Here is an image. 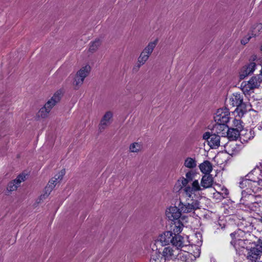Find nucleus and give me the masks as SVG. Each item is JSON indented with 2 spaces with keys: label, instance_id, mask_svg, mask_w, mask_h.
Here are the masks:
<instances>
[{
  "label": "nucleus",
  "instance_id": "nucleus-1",
  "mask_svg": "<svg viewBox=\"0 0 262 262\" xmlns=\"http://www.w3.org/2000/svg\"><path fill=\"white\" fill-rule=\"evenodd\" d=\"M195 193L193 192L190 196L184 194L186 198V202H183L180 200L179 204V207L183 213H194L195 210L201 208V203L199 200L194 199L196 195Z\"/></svg>",
  "mask_w": 262,
  "mask_h": 262
},
{
  "label": "nucleus",
  "instance_id": "nucleus-2",
  "mask_svg": "<svg viewBox=\"0 0 262 262\" xmlns=\"http://www.w3.org/2000/svg\"><path fill=\"white\" fill-rule=\"evenodd\" d=\"M213 183V178L211 174L204 175L201 180L200 183L198 180L193 182L192 187L188 188V192L194 191L198 192L202 191L207 188L212 187Z\"/></svg>",
  "mask_w": 262,
  "mask_h": 262
},
{
  "label": "nucleus",
  "instance_id": "nucleus-3",
  "mask_svg": "<svg viewBox=\"0 0 262 262\" xmlns=\"http://www.w3.org/2000/svg\"><path fill=\"white\" fill-rule=\"evenodd\" d=\"M158 41L159 39L156 38L153 41H150L147 46H146L141 52L137 61V67L138 68L144 64L148 60L150 55L151 54L155 48L157 46Z\"/></svg>",
  "mask_w": 262,
  "mask_h": 262
},
{
  "label": "nucleus",
  "instance_id": "nucleus-4",
  "mask_svg": "<svg viewBox=\"0 0 262 262\" xmlns=\"http://www.w3.org/2000/svg\"><path fill=\"white\" fill-rule=\"evenodd\" d=\"M195 176V173L193 171L190 170L185 174V178L182 177L178 180V182L182 185L181 189H182L184 194H187L190 196L191 193L193 192H188V189L189 187L190 188L191 187H192L193 182L195 180L194 179Z\"/></svg>",
  "mask_w": 262,
  "mask_h": 262
},
{
  "label": "nucleus",
  "instance_id": "nucleus-5",
  "mask_svg": "<svg viewBox=\"0 0 262 262\" xmlns=\"http://www.w3.org/2000/svg\"><path fill=\"white\" fill-rule=\"evenodd\" d=\"M261 82L262 75L253 76L247 83H242V90L245 94H248L251 91L258 88Z\"/></svg>",
  "mask_w": 262,
  "mask_h": 262
},
{
  "label": "nucleus",
  "instance_id": "nucleus-6",
  "mask_svg": "<svg viewBox=\"0 0 262 262\" xmlns=\"http://www.w3.org/2000/svg\"><path fill=\"white\" fill-rule=\"evenodd\" d=\"M181 250H179L173 246H168L165 247L162 252V257L165 260H173L181 254Z\"/></svg>",
  "mask_w": 262,
  "mask_h": 262
},
{
  "label": "nucleus",
  "instance_id": "nucleus-7",
  "mask_svg": "<svg viewBox=\"0 0 262 262\" xmlns=\"http://www.w3.org/2000/svg\"><path fill=\"white\" fill-rule=\"evenodd\" d=\"M203 139L207 140L208 145L212 149H216L221 145V137L215 133L210 134L209 132H206L203 135Z\"/></svg>",
  "mask_w": 262,
  "mask_h": 262
},
{
  "label": "nucleus",
  "instance_id": "nucleus-8",
  "mask_svg": "<svg viewBox=\"0 0 262 262\" xmlns=\"http://www.w3.org/2000/svg\"><path fill=\"white\" fill-rule=\"evenodd\" d=\"M230 113L226 108L218 109L214 117V119L216 123L226 124L229 120Z\"/></svg>",
  "mask_w": 262,
  "mask_h": 262
},
{
  "label": "nucleus",
  "instance_id": "nucleus-9",
  "mask_svg": "<svg viewBox=\"0 0 262 262\" xmlns=\"http://www.w3.org/2000/svg\"><path fill=\"white\" fill-rule=\"evenodd\" d=\"M113 113L107 111L102 116L98 125V129L101 132L106 128L113 122Z\"/></svg>",
  "mask_w": 262,
  "mask_h": 262
},
{
  "label": "nucleus",
  "instance_id": "nucleus-10",
  "mask_svg": "<svg viewBox=\"0 0 262 262\" xmlns=\"http://www.w3.org/2000/svg\"><path fill=\"white\" fill-rule=\"evenodd\" d=\"M182 212L180 208L176 206H171L166 210V217L171 221H177L181 216Z\"/></svg>",
  "mask_w": 262,
  "mask_h": 262
},
{
  "label": "nucleus",
  "instance_id": "nucleus-11",
  "mask_svg": "<svg viewBox=\"0 0 262 262\" xmlns=\"http://www.w3.org/2000/svg\"><path fill=\"white\" fill-rule=\"evenodd\" d=\"M262 254V249L257 247L251 248L248 250L247 259L251 262H256L259 259Z\"/></svg>",
  "mask_w": 262,
  "mask_h": 262
},
{
  "label": "nucleus",
  "instance_id": "nucleus-12",
  "mask_svg": "<svg viewBox=\"0 0 262 262\" xmlns=\"http://www.w3.org/2000/svg\"><path fill=\"white\" fill-rule=\"evenodd\" d=\"M61 96V91H57L54 94L51 99L45 103L44 106L51 111L53 107L60 101Z\"/></svg>",
  "mask_w": 262,
  "mask_h": 262
},
{
  "label": "nucleus",
  "instance_id": "nucleus-13",
  "mask_svg": "<svg viewBox=\"0 0 262 262\" xmlns=\"http://www.w3.org/2000/svg\"><path fill=\"white\" fill-rule=\"evenodd\" d=\"M57 183V181L53 178L50 180L45 188L44 193L39 196L38 203H40L43 200L47 199Z\"/></svg>",
  "mask_w": 262,
  "mask_h": 262
},
{
  "label": "nucleus",
  "instance_id": "nucleus-14",
  "mask_svg": "<svg viewBox=\"0 0 262 262\" xmlns=\"http://www.w3.org/2000/svg\"><path fill=\"white\" fill-rule=\"evenodd\" d=\"M171 243L172 244L171 246H173L179 250H181L182 248L185 246L184 238L180 234H172Z\"/></svg>",
  "mask_w": 262,
  "mask_h": 262
},
{
  "label": "nucleus",
  "instance_id": "nucleus-15",
  "mask_svg": "<svg viewBox=\"0 0 262 262\" xmlns=\"http://www.w3.org/2000/svg\"><path fill=\"white\" fill-rule=\"evenodd\" d=\"M172 234V231H165L159 236L158 242L163 246L168 245L169 243H171Z\"/></svg>",
  "mask_w": 262,
  "mask_h": 262
},
{
  "label": "nucleus",
  "instance_id": "nucleus-16",
  "mask_svg": "<svg viewBox=\"0 0 262 262\" xmlns=\"http://www.w3.org/2000/svg\"><path fill=\"white\" fill-rule=\"evenodd\" d=\"M230 103L233 106H237L243 102V95L242 94L235 93L229 99Z\"/></svg>",
  "mask_w": 262,
  "mask_h": 262
},
{
  "label": "nucleus",
  "instance_id": "nucleus-17",
  "mask_svg": "<svg viewBox=\"0 0 262 262\" xmlns=\"http://www.w3.org/2000/svg\"><path fill=\"white\" fill-rule=\"evenodd\" d=\"M251 105L244 102H242L238 105L235 111L236 112L239 117L243 116V115L247 113L248 111L251 110Z\"/></svg>",
  "mask_w": 262,
  "mask_h": 262
},
{
  "label": "nucleus",
  "instance_id": "nucleus-18",
  "mask_svg": "<svg viewBox=\"0 0 262 262\" xmlns=\"http://www.w3.org/2000/svg\"><path fill=\"white\" fill-rule=\"evenodd\" d=\"M255 136L254 132L253 130L250 129L243 130L241 132L240 134V140L245 142H247L249 140L253 139Z\"/></svg>",
  "mask_w": 262,
  "mask_h": 262
},
{
  "label": "nucleus",
  "instance_id": "nucleus-19",
  "mask_svg": "<svg viewBox=\"0 0 262 262\" xmlns=\"http://www.w3.org/2000/svg\"><path fill=\"white\" fill-rule=\"evenodd\" d=\"M201 171L205 174H210L212 170V165L209 161H205L199 165Z\"/></svg>",
  "mask_w": 262,
  "mask_h": 262
},
{
  "label": "nucleus",
  "instance_id": "nucleus-20",
  "mask_svg": "<svg viewBox=\"0 0 262 262\" xmlns=\"http://www.w3.org/2000/svg\"><path fill=\"white\" fill-rule=\"evenodd\" d=\"M237 233H232L230 236L232 238L231 244L234 246L235 248H239V247L244 248L245 246V243L243 240L238 238L236 236Z\"/></svg>",
  "mask_w": 262,
  "mask_h": 262
},
{
  "label": "nucleus",
  "instance_id": "nucleus-21",
  "mask_svg": "<svg viewBox=\"0 0 262 262\" xmlns=\"http://www.w3.org/2000/svg\"><path fill=\"white\" fill-rule=\"evenodd\" d=\"M227 133V136L230 141L236 140L240 137L241 132L234 129V127L229 128Z\"/></svg>",
  "mask_w": 262,
  "mask_h": 262
},
{
  "label": "nucleus",
  "instance_id": "nucleus-22",
  "mask_svg": "<svg viewBox=\"0 0 262 262\" xmlns=\"http://www.w3.org/2000/svg\"><path fill=\"white\" fill-rule=\"evenodd\" d=\"M257 58V56L255 55L251 56L250 58V63L248 65L244 66V69H246L250 74L253 73L255 70L256 63L254 61Z\"/></svg>",
  "mask_w": 262,
  "mask_h": 262
},
{
  "label": "nucleus",
  "instance_id": "nucleus-23",
  "mask_svg": "<svg viewBox=\"0 0 262 262\" xmlns=\"http://www.w3.org/2000/svg\"><path fill=\"white\" fill-rule=\"evenodd\" d=\"M91 70V68L89 64L81 67L80 69L77 71L76 74L84 79L89 74Z\"/></svg>",
  "mask_w": 262,
  "mask_h": 262
},
{
  "label": "nucleus",
  "instance_id": "nucleus-24",
  "mask_svg": "<svg viewBox=\"0 0 262 262\" xmlns=\"http://www.w3.org/2000/svg\"><path fill=\"white\" fill-rule=\"evenodd\" d=\"M171 231L173 235L179 234L181 232L183 228V225L179 220L175 222L173 225L171 226Z\"/></svg>",
  "mask_w": 262,
  "mask_h": 262
},
{
  "label": "nucleus",
  "instance_id": "nucleus-25",
  "mask_svg": "<svg viewBox=\"0 0 262 262\" xmlns=\"http://www.w3.org/2000/svg\"><path fill=\"white\" fill-rule=\"evenodd\" d=\"M227 127L225 123H216L213 126V130L217 134L224 135L225 133L223 132L226 130Z\"/></svg>",
  "mask_w": 262,
  "mask_h": 262
},
{
  "label": "nucleus",
  "instance_id": "nucleus-26",
  "mask_svg": "<svg viewBox=\"0 0 262 262\" xmlns=\"http://www.w3.org/2000/svg\"><path fill=\"white\" fill-rule=\"evenodd\" d=\"M196 161L194 158L188 157L184 160V165L187 168L193 169L196 166Z\"/></svg>",
  "mask_w": 262,
  "mask_h": 262
},
{
  "label": "nucleus",
  "instance_id": "nucleus-27",
  "mask_svg": "<svg viewBox=\"0 0 262 262\" xmlns=\"http://www.w3.org/2000/svg\"><path fill=\"white\" fill-rule=\"evenodd\" d=\"M142 144L138 142L132 143L129 147V151L131 152H139L142 150Z\"/></svg>",
  "mask_w": 262,
  "mask_h": 262
},
{
  "label": "nucleus",
  "instance_id": "nucleus-28",
  "mask_svg": "<svg viewBox=\"0 0 262 262\" xmlns=\"http://www.w3.org/2000/svg\"><path fill=\"white\" fill-rule=\"evenodd\" d=\"M101 45V41L99 39H95L91 42L89 47V51L91 53L95 52Z\"/></svg>",
  "mask_w": 262,
  "mask_h": 262
},
{
  "label": "nucleus",
  "instance_id": "nucleus-29",
  "mask_svg": "<svg viewBox=\"0 0 262 262\" xmlns=\"http://www.w3.org/2000/svg\"><path fill=\"white\" fill-rule=\"evenodd\" d=\"M51 111L48 110L46 107L43 106L41 107L37 113V116L38 118H46L48 117L49 114Z\"/></svg>",
  "mask_w": 262,
  "mask_h": 262
},
{
  "label": "nucleus",
  "instance_id": "nucleus-30",
  "mask_svg": "<svg viewBox=\"0 0 262 262\" xmlns=\"http://www.w3.org/2000/svg\"><path fill=\"white\" fill-rule=\"evenodd\" d=\"M84 80L82 78L76 74L73 83L75 89L78 90L83 84Z\"/></svg>",
  "mask_w": 262,
  "mask_h": 262
},
{
  "label": "nucleus",
  "instance_id": "nucleus-31",
  "mask_svg": "<svg viewBox=\"0 0 262 262\" xmlns=\"http://www.w3.org/2000/svg\"><path fill=\"white\" fill-rule=\"evenodd\" d=\"M233 126L234 129L238 130V131L242 132L243 130L242 122L240 119H234L233 120Z\"/></svg>",
  "mask_w": 262,
  "mask_h": 262
},
{
  "label": "nucleus",
  "instance_id": "nucleus-32",
  "mask_svg": "<svg viewBox=\"0 0 262 262\" xmlns=\"http://www.w3.org/2000/svg\"><path fill=\"white\" fill-rule=\"evenodd\" d=\"M222 192H216V193H214L213 195L214 196H216V195L220 194L222 198L224 199L227 198L228 194H229V191L226 188H222L221 189Z\"/></svg>",
  "mask_w": 262,
  "mask_h": 262
},
{
  "label": "nucleus",
  "instance_id": "nucleus-33",
  "mask_svg": "<svg viewBox=\"0 0 262 262\" xmlns=\"http://www.w3.org/2000/svg\"><path fill=\"white\" fill-rule=\"evenodd\" d=\"M180 253L181 254L179 255V258L183 261L188 262L189 258L191 257V254L186 252L182 253V251L180 252Z\"/></svg>",
  "mask_w": 262,
  "mask_h": 262
},
{
  "label": "nucleus",
  "instance_id": "nucleus-34",
  "mask_svg": "<svg viewBox=\"0 0 262 262\" xmlns=\"http://www.w3.org/2000/svg\"><path fill=\"white\" fill-rule=\"evenodd\" d=\"M261 29L262 24L261 23H255L252 26L251 28V31L254 33L259 32Z\"/></svg>",
  "mask_w": 262,
  "mask_h": 262
},
{
  "label": "nucleus",
  "instance_id": "nucleus-35",
  "mask_svg": "<svg viewBox=\"0 0 262 262\" xmlns=\"http://www.w3.org/2000/svg\"><path fill=\"white\" fill-rule=\"evenodd\" d=\"M26 176L24 174H20L18 175L17 178L14 180L13 181L14 182L16 183V184L19 186L20 184L26 180Z\"/></svg>",
  "mask_w": 262,
  "mask_h": 262
},
{
  "label": "nucleus",
  "instance_id": "nucleus-36",
  "mask_svg": "<svg viewBox=\"0 0 262 262\" xmlns=\"http://www.w3.org/2000/svg\"><path fill=\"white\" fill-rule=\"evenodd\" d=\"M26 176L24 174H20L18 175L17 178L14 180L13 181L14 182L16 183V184L19 186L20 184L26 180Z\"/></svg>",
  "mask_w": 262,
  "mask_h": 262
},
{
  "label": "nucleus",
  "instance_id": "nucleus-37",
  "mask_svg": "<svg viewBox=\"0 0 262 262\" xmlns=\"http://www.w3.org/2000/svg\"><path fill=\"white\" fill-rule=\"evenodd\" d=\"M66 171L64 169L61 170L58 173H57L53 179L57 181L58 183H59L60 181L62 180L63 176L65 174Z\"/></svg>",
  "mask_w": 262,
  "mask_h": 262
},
{
  "label": "nucleus",
  "instance_id": "nucleus-38",
  "mask_svg": "<svg viewBox=\"0 0 262 262\" xmlns=\"http://www.w3.org/2000/svg\"><path fill=\"white\" fill-rule=\"evenodd\" d=\"M18 187L16 183L13 181L8 184L7 190L9 192L13 191L16 190Z\"/></svg>",
  "mask_w": 262,
  "mask_h": 262
},
{
  "label": "nucleus",
  "instance_id": "nucleus-39",
  "mask_svg": "<svg viewBox=\"0 0 262 262\" xmlns=\"http://www.w3.org/2000/svg\"><path fill=\"white\" fill-rule=\"evenodd\" d=\"M253 34H252L251 35H250L249 34H248L246 36H245L241 40V43L243 45H246L248 42L249 40L254 36L253 35Z\"/></svg>",
  "mask_w": 262,
  "mask_h": 262
},
{
  "label": "nucleus",
  "instance_id": "nucleus-40",
  "mask_svg": "<svg viewBox=\"0 0 262 262\" xmlns=\"http://www.w3.org/2000/svg\"><path fill=\"white\" fill-rule=\"evenodd\" d=\"M249 74H250L248 72V71L244 69V67H243L239 73V78L241 79H243Z\"/></svg>",
  "mask_w": 262,
  "mask_h": 262
},
{
  "label": "nucleus",
  "instance_id": "nucleus-41",
  "mask_svg": "<svg viewBox=\"0 0 262 262\" xmlns=\"http://www.w3.org/2000/svg\"><path fill=\"white\" fill-rule=\"evenodd\" d=\"M259 248L262 249V241L259 243Z\"/></svg>",
  "mask_w": 262,
  "mask_h": 262
},
{
  "label": "nucleus",
  "instance_id": "nucleus-42",
  "mask_svg": "<svg viewBox=\"0 0 262 262\" xmlns=\"http://www.w3.org/2000/svg\"><path fill=\"white\" fill-rule=\"evenodd\" d=\"M261 50H262V45H261Z\"/></svg>",
  "mask_w": 262,
  "mask_h": 262
},
{
  "label": "nucleus",
  "instance_id": "nucleus-43",
  "mask_svg": "<svg viewBox=\"0 0 262 262\" xmlns=\"http://www.w3.org/2000/svg\"><path fill=\"white\" fill-rule=\"evenodd\" d=\"M261 75H262V68H261Z\"/></svg>",
  "mask_w": 262,
  "mask_h": 262
}]
</instances>
